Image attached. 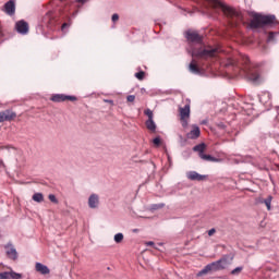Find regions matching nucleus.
I'll return each instance as SVG.
<instances>
[{"instance_id": "nucleus-1", "label": "nucleus", "mask_w": 279, "mask_h": 279, "mask_svg": "<svg viewBox=\"0 0 279 279\" xmlns=\"http://www.w3.org/2000/svg\"><path fill=\"white\" fill-rule=\"evenodd\" d=\"M185 38L190 43L187 51L191 53L192 58H196V60H213V58H217L222 51L221 48L204 46L202 44V37L195 31H187Z\"/></svg>"}, {"instance_id": "nucleus-2", "label": "nucleus", "mask_w": 279, "mask_h": 279, "mask_svg": "<svg viewBox=\"0 0 279 279\" xmlns=\"http://www.w3.org/2000/svg\"><path fill=\"white\" fill-rule=\"evenodd\" d=\"M228 66H235V71L242 75V77H246L253 84H260L263 82V76L257 69H254L250 63V57L241 56L240 61L236 62L234 59H229Z\"/></svg>"}, {"instance_id": "nucleus-3", "label": "nucleus", "mask_w": 279, "mask_h": 279, "mask_svg": "<svg viewBox=\"0 0 279 279\" xmlns=\"http://www.w3.org/2000/svg\"><path fill=\"white\" fill-rule=\"evenodd\" d=\"M275 23L276 15H263L256 13L251 20L250 27L251 29H265V27H269V25H274Z\"/></svg>"}, {"instance_id": "nucleus-4", "label": "nucleus", "mask_w": 279, "mask_h": 279, "mask_svg": "<svg viewBox=\"0 0 279 279\" xmlns=\"http://www.w3.org/2000/svg\"><path fill=\"white\" fill-rule=\"evenodd\" d=\"M205 1V10H213V12H223L226 16H234L236 11L234 9L223 4V2L219 0H204Z\"/></svg>"}, {"instance_id": "nucleus-5", "label": "nucleus", "mask_w": 279, "mask_h": 279, "mask_svg": "<svg viewBox=\"0 0 279 279\" xmlns=\"http://www.w3.org/2000/svg\"><path fill=\"white\" fill-rule=\"evenodd\" d=\"M226 267H228V259L221 258L206 265L204 269L197 272V277L206 276V274H210V271H221V269H226Z\"/></svg>"}, {"instance_id": "nucleus-6", "label": "nucleus", "mask_w": 279, "mask_h": 279, "mask_svg": "<svg viewBox=\"0 0 279 279\" xmlns=\"http://www.w3.org/2000/svg\"><path fill=\"white\" fill-rule=\"evenodd\" d=\"M186 101L187 104L184 107L179 108L182 128H187L189 119H191V101L190 100H186Z\"/></svg>"}, {"instance_id": "nucleus-7", "label": "nucleus", "mask_w": 279, "mask_h": 279, "mask_svg": "<svg viewBox=\"0 0 279 279\" xmlns=\"http://www.w3.org/2000/svg\"><path fill=\"white\" fill-rule=\"evenodd\" d=\"M51 101H54L56 104H60L62 101H77V97L66 96L64 94H56L51 97Z\"/></svg>"}, {"instance_id": "nucleus-8", "label": "nucleus", "mask_w": 279, "mask_h": 279, "mask_svg": "<svg viewBox=\"0 0 279 279\" xmlns=\"http://www.w3.org/2000/svg\"><path fill=\"white\" fill-rule=\"evenodd\" d=\"M15 29H16L17 34H22V36H25L26 34L29 33V24H27V22L21 20V21L16 22Z\"/></svg>"}, {"instance_id": "nucleus-9", "label": "nucleus", "mask_w": 279, "mask_h": 279, "mask_svg": "<svg viewBox=\"0 0 279 279\" xmlns=\"http://www.w3.org/2000/svg\"><path fill=\"white\" fill-rule=\"evenodd\" d=\"M198 136H202V131L199 130V126L193 124L191 131L186 134V138L190 141H197Z\"/></svg>"}, {"instance_id": "nucleus-10", "label": "nucleus", "mask_w": 279, "mask_h": 279, "mask_svg": "<svg viewBox=\"0 0 279 279\" xmlns=\"http://www.w3.org/2000/svg\"><path fill=\"white\" fill-rule=\"evenodd\" d=\"M16 118V113L12 112L11 110H5L0 112V123L4 121H12V119Z\"/></svg>"}, {"instance_id": "nucleus-11", "label": "nucleus", "mask_w": 279, "mask_h": 279, "mask_svg": "<svg viewBox=\"0 0 279 279\" xmlns=\"http://www.w3.org/2000/svg\"><path fill=\"white\" fill-rule=\"evenodd\" d=\"M5 254L8 258H11V260H16L19 258V253L16 252V248L12 244H8L5 246Z\"/></svg>"}, {"instance_id": "nucleus-12", "label": "nucleus", "mask_w": 279, "mask_h": 279, "mask_svg": "<svg viewBox=\"0 0 279 279\" xmlns=\"http://www.w3.org/2000/svg\"><path fill=\"white\" fill-rule=\"evenodd\" d=\"M89 208L95 209V208H99V196L98 194H90L88 197V202H87Z\"/></svg>"}, {"instance_id": "nucleus-13", "label": "nucleus", "mask_w": 279, "mask_h": 279, "mask_svg": "<svg viewBox=\"0 0 279 279\" xmlns=\"http://www.w3.org/2000/svg\"><path fill=\"white\" fill-rule=\"evenodd\" d=\"M4 12L5 14H9V16H14V13L16 12V4L13 0L8 1L4 4Z\"/></svg>"}, {"instance_id": "nucleus-14", "label": "nucleus", "mask_w": 279, "mask_h": 279, "mask_svg": "<svg viewBox=\"0 0 279 279\" xmlns=\"http://www.w3.org/2000/svg\"><path fill=\"white\" fill-rule=\"evenodd\" d=\"M23 275L17 274L15 271H4L0 272V279H21Z\"/></svg>"}, {"instance_id": "nucleus-15", "label": "nucleus", "mask_w": 279, "mask_h": 279, "mask_svg": "<svg viewBox=\"0 0 279 279\" xmlns=\"http://www.w3.org/2000/svg\"><path fill=\"white\" fill-rule=\"evenodd\" d=\"M187 178L189 180H192V181L202 182L206 179V175H202L195 171H190L187 173Z\"/></svg>"}, {"instance_id": "nucleus-16", "label": "nucleus", "mask_w": 279, "mask_h": 279, "mask_svg": "<svg viewBox=\"0 0 279 279\" xmlns=\"http://www.w3.org/2000/svg\"><path fill=\"white\" fill-rule=\"evenodd\" d=\"M35 269L36 271H38V274H41L43 276H47V274H50L51 271L49 267L40 263H36Z\"/></svg>"}, {"instance_id": "nucleus-17", "label": "nucleus", "mask_w": 279, "mask_h": 279, "mask_svg": "<svg viewBox=\"0 0 279 279\" xmlns=\"http://www.w3.org/2000/svg\"><path fill=\"white\" fill-rule=\"evenodd\" d=\"M190 73H194V75H199L201 70L199 66H197V61L195 59L192 60V62L189 65Z\"/></svg>"}, {"instance_id": "nucleus-18", "label": "nucleus", "mask_w": 279, "mask_h": 279, "mask_svg": "<svg viewBox=\"0 0 279 279\" xmlns=\"http://www.w3.org/2000/svg\"><path fill=\"white\" fill-rule=\"evenodd\" d=\"M206 149V144L202 143L193 147V151H198L199 158L202 157V154H204Z\"/></svg>"}, {"instance_id": "nucleus-19", "label": "nucleus", "mask_w": 279, "mask_h": 279, "mask_svg": "<svg viewBox=\"0 0 279 279\" xmlns=\"http://www.w3.org/2000/svg\"><path fill=\"white\" fill-rule=\"evenodd\" d=\"M269 99H271V94H269V92H265L262 95H259V101L262 104H267Z\"/></svg>"}, {"instance_id": "nucleus-20", "label": "nucleus", "mask_w": 279, "mask_h": 279, "mask_svg": "<svg viewBox=\"0 0 279 279\" xmlns=\"http://www.w3.org/2000/svg\"><path fill=\"white\" fill-rule=\"evenodd\" d=\"M33 202H37V204H40L43 202H45V196L43 195V193H35L32 197Z\"/></svg>"}, {"instance_id": "nucleus-21", "label": "nucleus", "mask_w": 279, "mask_h": 279, "mask_svg": "<svg viewBox=\"0 0 279 279\" xmlns=\"http://www.w3.org/2000/svg\"><path fill=\"white\" fill-rule=\"evenodd\" d=\"M146 128L149 132H156V122H154V119L146 121Z\"/></svg>"}, {"instance_id": "nucleus-22", "label": "nucleus", "mask_w": 279, "mask_h": 279, "mask_svg": "<svg viewBox=\"0 0 279 279\" xmlns=\"http://www.w3.org/2000/svg\"><path fill=\"white\" fill-rule=\"evenodd\" d=\"M202 160H207L208 162H217V159L210 155L201 154Z\"/></svg>"}, {"instance_id": "nucleus-23", "label": "nucleus", "mask_w": 279, "mask_h": 279, "mask_svg": "<svg viewBox=\"0 0 279 279\" xmlns=\"http://www.w3.org/2000/svg\"><path fill=\"white\" fill-rule=\"evenodd\" d=\"M271 199H274L272 196H268L266 199H264V204L267 207V210H271Z\"/></svg>"}, {"instance_id": "nucleus-24", "label": "nucleus", "mask_w": 279, "mask_h": 279, "mask_svg": "<svg viewBox=\"0 0 279 279\" xmlns=\"http://www.w3.org/2000/svg\"><path fill=\"white\" fill-rule=\"evenodd\" d=\"M241 271H243V267L239 266V267L234 268L233 270H231V276H240Z\"/></svg>"}, {"instance_id": "nucleus-25", "label": "nucleus", "mask_w": 279, "mask_h": 279, "mask_svg": "<svg viewBox=\"0 0 279 279\" xmlns=\"http://www.w3.org/2000/svg\"><path fill=\"white\" fill-rule=\"evenodd\" d=\"M278 34H279V33L270 32V33L268 34V39H267V41H268V43H274V40H276V36H278Z\"/></svg>"}, {"instance_id": "nucleus-26", "label": "nucleus", "mask_w": 279, "mask_h": 279, "mask_svg": "<svg viewBox=\"0 0 279 279\" xmlns=\"http://www.w3.org/2000/svg\"><path fill=\"white\" fill-rule=\"evenodd\" d=\"M113 239H114L116 243H122L123 242V233H117Z\"/></svg>"}, {"instance_id": "nucleus-27", "label": "nucleus", "mask_w": 279, "mask_h": 279, "mask_svg": "<svg viewBox=\"0 0 279 279\" xmlns=\"http://www.w3.org/2000/svg\"><path fill=\"white\" fill-rule=\"evenodd\" d=\"M144 114H146V117H148V120H153L154 119V111H151V109H146L144 111Z\"/></svg>"}, {"instance_id": "nucleus-28", "label": "nucleus", "mask_w": 279, "mask_h": 279, "mask_svg": "<svg viewBox=\"0 0 279 279\" xmlns=\"http://www.w3.org/2000/svg\"><path fill=\"white\" fill-rule=\"evenodd\" d=\"M160 208H165V204L159 203L151 205V210H160Z\"/></svg>"}, {"instance_id": "nucleus-29", "label": "nucleus", "mask_w": 279, "mask_h": 279, "mask_svg": "<svg viewBox=\"0 0 279 279\" xmlns=\"http://www.w3.org/2000/svg\"><path fill=\"white\" fill-rule=\"evenodd\" d=\"M135 77H136L137 80H144V77H145V72L141 71V72L135 73Z\"/></svg>"}, {"instance_id": "nucleus-30", "label": "nucleus", "mask_w": 279, "mask_h": 279, "mask_svg": "<svg viewBox=\"0 0 279 279\" xmlns=\"http://www.w3.org/2000/svg\"><path fill=\"white\" fill-rule=\"evenodd\" d=\"M48 199H50L52 204H58V198L53 194H49Z\"/></svg>"}, {"instance_id": "nucleus-31", "label": "nucleus", "mask_w": 279, "mask_h": 279, "mask_svg": "<svg viewBox=\"0 0 279 279\" xmlns=\"http://www.w3.org/2000/svg\"><path fill=\"white\" fill-rule=\"evenodd\" d=\"M153 143H154V146H155V147H159V146H160V137H155V138L153 140Z\"/></svg>"}, {"instance_id": "nucleus-32", "label": "nucleus", "mask_w": 279, "mask_h": 279, "mask_svg": "<svg viewBox=\"0 0 279 279\" xmlns=\"http://www.w3.org/2000/svg\"><path fill=\"white\" fill-rule=\"evenodd\" d=\"M135 99H136V96H134V95H129V96L126 97V100H128L129 102H131V104H133V101H135Z\"/></svg>"}, {"instance_id": "nucleus-33", "label": "nucleus", "mask_w": 279, "mask_h": 279, "mask_svg": "<svg viewBox=\"0 0 279 279\" xmlns=\"http://www.w3.org/2000/svg\"><path fill=\"white\" fill-rule=\"evenodd\" d=\"M111 21H112L113 23H117V21H119V14L114 13V14L112 15V17H111Z\"/></svg>"}, {"instance_id": "nucleus-34", "label": "nucleus", "mask_w": 279, "mask_h": 279, "mask_svg": "<svg viewBox=\"0 0 279 279\" xmlns=\"http://www.w3.org/2000/svg\"><path fill=\"white\" fill-rule=\"evenodd\" d=\"M216 232H217V230L210 229V230L208 231V236H213V234H215Z\"/></svg>"}, {"instance_id": "nucleus-35", "label": "nucleus", "mask_w": 279, "mask_h": 279, "mask_svg": "<svg viewBox=\"0 0 279 279\" xmlns=\"http://www.w3.org/2000/svg\"><path fill=\"white\" fill-rule=\"evenodd\" d=\"M5 168V163H3V160L0 159V169H4Z\"/></svg>"}, {"instance_id": "nucleus-36", "label": "nucleus", "mask_w": 279, "mask_h": 279, "mask_svg": "<svg viewBox=\"0 0 279 279\" xmlns=\"http://www.w3.org/2000/svg\"><path fill=\"white\" fill-rule=\"evenodd\" d=\"M146 245H148V246H154V242H151V241L146 242Z\"/></svg>"}, {"instance_id": "nucleus-37", "label": "nucleus", "mask_w": 279, "mask_h": 279, "mask_svg": "<svg viewBox=\"0 0 279 279\" xmlns=\"http://www.w3.org/2000/svg\"><path fill=\"white\" fill-rule=\"evenodd\" d=\"M78 1V3H86V1H88V0H77Z\"/></svg>"}, {"instance_id": "nucleus-38", "label": "nucleus", "mask_w": 279, "mask_h": 279, "mask_svg": "<svg viewBox=\"0 0 279 279\" xmlns=\"http://www.w3.org/2000/svg\"><path fill=\"white\" fill-rule=\"evenodd\" d=\"M68 26V24L66 23H64L63 25H62V29H64V27H66Z\"/></svg>"}]
</instances>
